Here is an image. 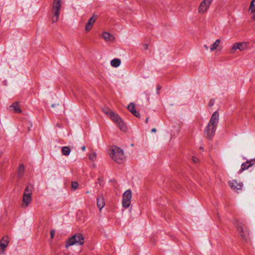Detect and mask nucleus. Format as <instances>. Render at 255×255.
Returning <instances> with one entry per match:
<instances>
[{
  "mask_svg": "<svg viewBox=\"0 0 255 255\" xmlns=\"http://www.w3.org/2000/svg\"><path fill=\"white\" fill-rule=\"evenodd\" d=\"M219 114L215 112L212 115L208 125L204 131V135L209 139H211L215 134L219 123Z\"/></svg>",
  "mask_w": 255,
  "mask_h": 255,
  "instance_id": "f257e3e1",
  "label": "nucleus"
},
{
  "mask_svg": "<svg viewBox=\"0 0 255 255\" xmlns=\"http://www.w3.org/2000/svg\"><path fill=\"white\" fill-rule=\"evenodd\" d=\"M192 161L194 163H198L200 162L199 159L196 156H192Z\"/></svg>",
  "mask_w": 255,
  "mask_h": 255,
  "instance_id": "bb28decb",
  "label": "nucleus"
},
{
  "mask_svg": "<svg viewBox=\"0 0 255 255\" xmlns=\"http://www.w3.org/2000/svg\"><path fill=\"white\" fill-rule=\"evenodd\" d=\"M213 0H203L200 3L198 8V12L201 14L206 13Z\"/></svg>",
  "mask_w": 255,
  "mask_h": 255,
  "instance_id": "6e6552de",
  "label": "nucleus"
},
{
  "mask_svg": "<svg viewBox=\"0 0 255 255\" xmlns=\"http://www.w3.org/2000/svg\"><path fill=\"white\" fill-rule=\"evenodd\" d=\"M248 44L245 42H238L235 43L232 47V49L236 50L239 49L241 51H244L247 48Z\"/></svg>",
  "mask_w": 255,
  "mask_h": 255,
  "instance_id": "f8f14e48",
  "label": "nucleus"
},
{
  "mask_svg": "<svg viewBox=\"0 0 255 255\" xmlns=\"http://www.w3.org/2000/svg\"><path fill=\"white\" fill-rule=\"evenodd\" d=\"M249 10L251 11V13H253L254 11H255V0H252L250 6Z\"/></svg>",
  "mask_w": 255,
  "mask_h": 255,
  "instance_id": "5701e85b",
  "label": "nucleus"
},
{
  "mask_svg": "<svg viewBox=\"0 0 255 255\" xmlns=\"http://www.w3.org/2000/svg\"><path fill=\"white\" fill-rule=\"evenodd\" d=\"M252 13H253V18L255 20V11H254Z\"/></svg>",
  "mask_w": 255,
  "mask_h": 255,
  "instance_id": "72a5a7b5",
  "label": "nucleus"
},
{
  "mask_svg": "<svg viewBox=\"0 0 255 255\" xmlns=\"http://www.w3.org/2000/svg\"><path fill=\"white\" fill-rule=\"evenodd\" d=\"M161 88V87L160 86V85H158L157 87V91H159Z\"/></svg>",
  "mask_w": 255,
  "mask_h": 255,
  "instance_id": "2f4dec72",
  "label": "nucleus"
},
{
  "mask_svg": "<svg viewBox=\"0 0 255 255\" xmlns=\"http://www.w3.org/2000/svg\"><path fill=\"white\" fill-rule=\"evenodd\" d=\"M32 188L31 186H27L25 190L23 195L22 207L26 208L31 201Z\"/></svg>",
  "mask_w": 255,
  "mask_h": 255,
  "instance_id": "39448f33",
  "label": "nucleus"
},
{
  "mask_svg": "<svg viewBox=\"0 0 255 255\" xmlns=\"http://www.w3.org/2000/svg\"><path fill=\"white\" fill-rule=\"evenodd\" d=\"M128 109L132 113L135 110L134 104L132 103H130L128 106Z\"/></svg>",
  "mask_w": 255,
  "mask_h": 255,
  "instance_id": "b1692460",
  "label": "nucleus"
},
{
  "mask_svg": "<svg viewBox=\"0 0 255 255\" xmlns=\"http://www.w3.org/2000/svg\"><path fill=\"white\" fill-rule=\"evenodd\" d=\"M132 192L130 190H126L123 195L122 205L126 208H128L131 203Z\"/></svg>",
  "mask_w": 255,
  "mask_h": 255,
  "instance_id": "423d86ee",
  "label": "nucleus"
},
{
  "mask_svg": "<svg viewBox=\"0 0 255 255\" xmlns=\"http://www.w3.org/2000/svg\"><path fill=\"white\" fill-rule=\"evenodd\" d=\"M255 163V159H251L248 160L246 162L243 163L241 165V169L239 171V173H241L243 171L247 170L249 168L252 166Z\"/></svg>",
  "mask_w": 255,
  "mask_h": 255,
  "instance_id": "9d476101",
  "label": "nucleus"
},
{
  "mask_svg": "<svg viewBox=\"0 0 255 255\" xmlns=\"http://www.w3.org/2000/svg\"><path fill=\"white\" fill-rule=\"evenodd\" d=\"M82 150H83V151H85V149H86V147H85V146H83L82 147Z\"/></svg>",
  "mask_w": 255,
  "mask_h": 255,
  "instance_id": "f704fd0d",
  "label": "nucleus"
},
{
  "mask_svg": "<svg viewBox=\"0 0 255 255\" xmlns=\"http://www.w3.org/2000/svg\"><path fill=\"white\" fill-rule=\"evenodd\" d=\"M62 0H53L51 9V20L52 23L56 22L59 20L60 13L62 6Z\"/></svg>",
  "mask_w": 255,
  "mask_h": 255,
  "instance_id": "f03ea898",
  "label": "nucleus"
},
{
  "mask_svg": "<svg viewBox=\"0 0 255 255\" xmlns=\"http://www.w3.org/2000/svg\"><path fill=\"white\" fill-rule=\"evenodd\" d=\"M110 118L118 125L122 130H126V127L122 119L118 115L113 113Z\"/></svg>",
  "mask_w": 255,
  "mask_h": 255,
  "instance_id": "0eeeda50",
  "label": "nucleus"
},
{
  "mask_svg": "<svg viewBox=\"0 0 255 255\" xmlns=\"http://www.w3.org/2000/svg\"><path fill=\"white\" fill-rule=\"evenodd\" d=\"M71 149L69 146H64L62 148V153L63 155L68 156L70 154Z\"/></svg>",
  "mask_w": 255,
  "mask_h": 255,
  "instance_id": "aec40b11",
  "label": "nucleus"
},
{
  "mask_svg": "<svg viewBox=\"0 0 255 255\" xmlns=\"http://www.w3.org/2000/svg\"><path fill=\"white\" fill-rule=\"evenodd\" d=\"M230 187L233 190H241L243 187V184L241 182H238L236 180H234L229 182Z\"/></svg>",
  "mask_w": 255,
  "mask_h": 255,
  "instance_id": "9b49d317",
  "label": "nucleus"
},
{
  "mask_svg": "<svg viewBox=\"0 0 255 255\" xmlns=\"http://www.w3.org/2000/svg\"><path fill=\"white\" fill-rule=\"evenodd\" d=\"M148 118H147L145 120V123H148Z\"/></svg>",
  "mask_w": 255,
  "mask_h": 255,
  "instance_id": "e433bc0d",
  "label": "nucleus"
},
{
  "mask_svg": "<svg viewBox=\"0 0 255 255\" xmlns=\"http://www.w3.org/2000/svg\"><path fill=\"white\" fill-rule=\"evenodd\" d=\"M84 243V238L81 234H76L70 238L66 243V247L74 245H82Z\"/></svg>",
  "mask_w": 255,
  "mask_h": 255,
  "instance_id": "20e7f679",
  "label": "nucleus"
},
{
  "mask_svg": "<svg viewBox=\"0 0 255 255\" xmlns=\"http://www.w3.org/2000/svg\"><path fill=\"white\" fill-rule=\"evenodd\" d=\"M238 231L243 239L247 240L249 236V231L247 228L243 225H239L237 228Z\"/></svg>",
  "mask_w": 255,
  "mask_h": 255,
  "instance_id": "1a4fd4ad",
  "label": "nucleus"
},
{
  "mask_svg": "<svg viewBox=\"0 0 255 255\" xmlns=\"http://www.w3.org/2000/svg\"><path fill=\"white\" fill-rule=\"evenodd\" d=\"M214 100L213 99H211L209 103V106L212 107L214 105Z\"/></svg>",
  "mask_w": 255,
  "mask_h": 255,
  "instance_id": "c85d7f7f",
  "label": "nucleus"
},
{
  "mask_svg": "<svg viewBox=\"0 0 255 255\" xmlns=\"http://www.w3.org/2000/svg\"><path fill=\"white\" fill-rule=\"evenodd\" d=\"M52 107H54V105H52Z\"/></svg>",
  "mask_w": 255,
  "mask_h": 255,
  "instance_id": "4c0bfd02",
  "label": "nucleus"
},
{
  "mask_svg": "<svg viewBox=\"0 0 255 255\" xmlns=\"http://www.w3.org/2000/svg\"><path fill=\"white\" fill-rule=\"evenodd\" d=\"M143 49H145V50H146L148 49V45L147 44H144L143 45Z\"/></svg>",
  "mask_w": 255,
  "mask_h": 255,
  "instance_id": "7c9ffc66",
  "label": "nucleus"
},
{
  "mask_svg": "<svg viewBox=\"0 0 255 255\" xmlns=\"http://www.w3.org/2000/svg\"><path fill=\"white\" fill-rule=\"evenodd\" d=\"M102 37L107 42H112L114 41V36L108 32H104L102 33Z\"/></svg>",
  "mask_w": 255,
  "mask_h": 255,
  "instance_id": "f3484780",
  "label": "nucleus"
},
{
  "mask_svg": "<svg viewBox=\"0 0 255 255\" xmlns=\"http://www.w3.org/2000/svg\"><path fill=\"white\" fill-rule=\"evenodd\" d=\"M9 243L8 238L4 237L0 242V251L3 253Z\"/></svg>",
  "mask_w": 255,
  "mask_h": 255,
  "instance_id": "ddd939ff",
  "label": "nucleus"
},
{
  "mask_svg": "<svg viewBox=\"0 0 255 255\" xmlns=\"http://www.w3.org/2000/svg\"><path fill=\"white\" fill-rule=\"evenodd\" d=\"M24 165L21 164H20L18 168V171H17V176L18 177L20 178L22 177L23 175V173L24 172Z\"/></svg>",
  "mask_w": 255,
  "mask_h": 255,
  "instance_id": "6ab92c4d",
  "label": "nucleus"
},
{
  "mask_svg": "<svg viewBox=\"0 0 255 255\" xmlns=\"http://www.w3.org/2000/svg\"><path fill=\"white\" fill-rule=\"evenodd\" d=\"M220 43V39H217L215 42L211 45L210 48V50L211 51H213L215 50H216L218 47L219 46V44Z\"/></svg>",
  "mask_w": 255,
  "mask_h": 255,
  "instance_id": "412c9836",
  "label": "nucleus"
},
{
  "mask_svg": "<svg viewBox=\"0 0 255 255\" xmlns=\"http://www.w3.org/2000/svg\"><path fill=\"white\" fill-rule=\"evenodd\" d=\"M132 114L135 116V117H139V116H140V114L139 113L135 110H134L132 113Z\"/></svg>",
  "mask_w": 255,
  "mask_h": 255,
  "instance_id": "cd10ccee",
  "label": "nucleus"
},
{
  "mask_svg": "<svg viewBox=\"0 0 255 255\" xmlns=\"http://www.w3.org/2000/svg\"><path fill=\"white\" fill-rule=\"evenodd\" d=\"M102 111L108 117H110L111 115L114 113L111 109L108 108H104L102 109Z\"/></svg>",
  "mask_w": 255,
  "mask_h": 255,
  "instance_id": "4be33fe9",
  "label": "nucleus"
},
{
  "mask_svg": "<svg viewBox=\"0 0 255 255\" xmlns=\"http://www.w3.org/2000/svg\"><path fill=\"white\" fill-rule=\"evenodd\" d=\"M78 185L79 184H78V183L77 182L74 181V182H72L71 186H72V188L73 189L76 190V189H77Z\"/></svg>",
  "mask_w": 255,
  "mask_h": 255,
  "instance_id": "a878e982",
  "label": "nucleus"
},
{
  "mask_svg": "<svg viewBox=\"0 0 255 255\" xmlns=\"http://www.w3.org/2000/svg\"><path fill=\"white\" fill-rule=\"evenodd\" d=\"M121 63V61L119 58H115L111 60V65L113 67H119Z\"/></svg>",
  "mask_w": 255,
  "mask_h": 255,
  "instance_id": "a211bd4d",
  "label": "nucleus"
},
{
  "mask_svg": "<svg viewBox=\"0 0 255 255\" xmlns=\"http://www.w3.org/2000/svg\"><path fill=\"white\" fill-rule=\"evenodd\" d=\"M109 155L115 162L119 163H122L125 159L123 150L116 146L111 148Z\"/></svg>",
  "mask_w": 255,
  "mask_h": 255,
  "instance_id": "7ed1b4c3",
  "label": "nucleus"
},
{
  "mask_svg": "<svg viewBox=\"0 0 255 255\" xmlns=\"http://www.w3.org/2000/svg\"><path fill=\"white\" fill-rule=\"evenodd\" d=\"M96 20V17L95 15L92 16L88 20V22L85 25V30L86 32L89 31L92 28L93 24Z\"/></svg>",
  "mask_w": 255,
  "mask_h": 255,
  "instance_id": "4468645a",
  "label": "nucleus"
},
{
  "mask_svg": "<svg viewBox=\"0 0 255 255\" xmlns=\"http://www.w3.org/2000/svg\"><path fill=\"white\" fill-rule=\"evenodd\" d=\"M204 47L206 49H208V46H207L206 45H204Z\"/></svg>",
  "mask_w": 255,
  "mask_h": 255,
  "instance_id": "c9c22d12",
  "label": "nucleus"
},
{
  "mask_svg": "<svg viewBox=\"0 0 255 255\" xmlns=\"http://www.w3.org/2000/svg\"><path fill=\"white\" fill-rule=\"evenodd\" d=\"M54 234H55L54 230H52L50 232L51 238H53L54 237Z\"/></svg>",
  "mask_w": 255,
  "mask_h": 255,
  "instance_id": "c756f323",
  "label": "nucleus"
},
{
  "mask_svg": "<svg viewBox=\"0 0 255 255\" xmlns=\"http://www.w3.org/2000/svg\"><path fill=\"white\" fill-rule=\"evenodd\" d=\"M97 206L99 208L100 211H101L105 206V200L102 195H100L97 197Z\"/></svg>",
  "mask_w": 255,
  "mask_h": 255,
  "instance_id": "2eb2a0df",
  "label": "nucleus"
},
{
  "mask_svg": "<svg viewBox=\"0 0 255 255\" xmlns=\"http://www.w3.org/2000/svg\"><path fill=\"white\" fill-rule=\"evenodd\" d=\"M156 131V129L155 128H153L151 129V132H155Z\"/></svg>",
  "mask_w": 255,
  "mask_h": 255,
  "instance_id": "473e14b6",
  "label": "nucleus"
},
{
  "mask_svg": "<svg viewBox=\"0 0 255 255\" xmlns=\"http://www.w3.org/2000/svg\"><path fill=\"white\" fill-rule=\"evenodd\" d=\"M96 157H97V154L95 152L91 153L89 155V159H90V160H91L92 161L95 160L96 159Z\"/></svg>",
  "mask_w": 255,
  "mask_h": 255,
  "instance_id": "393cba45",
  "label": "nucleus"
},
{
  "mask_svg": "<svg viewBox=\"0 0 255 255\" xmlns=\"http://www.w3.org/2000/svg\"><path fill=\"white\" fill-rule=\"evenodd\" d=\"M10 110L12 111L14 113H21L22 112L18 102L13 103L10 106Z\"/></svg>",
  "mask_w": 255,
  "mask_h": 255,
  "instance_id": "dca6fc26",
  "label": "nucleus"
}]
</instances>
